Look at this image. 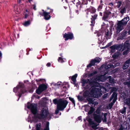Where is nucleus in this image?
<instances>
[{
	"mask_svg": "<svg viewBox=\"0 0 130 130\" xmlns=\"http://www.w3.org/2000/svg\"><path fill=\"white\" fill-rule=\"evenodd\" d=\"M97 78L94 79L93 82H91L89 79H82L81 80L82 86H84L86 84L88 83L91 87V96L94 97L99 98L102 95V93L105 92L106 90L104 86H106L104 85L102 86L99 84L98 81L95 80Z\"/></svg>",
	"mask_w": 130,
	"mask_h": 130,
	"instance_id": "obj_1",
	"label": "nucleus"
},
{
	"mask_svg": "<svg viewBox=\"0 0 130 130\" xmlns=\"http://www.w3.org/2000/svg\"><path fill=\"white\" fill-rule=\"evenodd\" d=\"M27 107L30 110L34 115V117L31 120V123L32 122H37L38 120H41L47 118L50 119L51 117V115L49 113L47 109L43 108L40 111L36 113L37 111V105L34 104H31L28 102L27 104Z\"/></svg>",
	"mask_w": 130,
	"mask_h": 130,
	"instance_id": "obj_2",
	"label": "nucleus"
},
{
	"mask_svg": "<svg viewBox=\"0 0 130 130\" xmlns=\"http://www.w3.org/2000/svg\"><path fill=\"white\" fill-rule=\"evenodd\" d=\"M53 103L55 104H57V108L60 110H63L66 107L68 102L62 99H60L58 101L56 99L53 100Z\"/></svg>",
	"mask_w": 130,
	"mask_h": 130,
	"instance_id": "obj_3",
	"label": "nucleus"
},
{
	"mask_svg": "<svg viewBox=\"0 0 130 130\" xmlns=\"http://www.w3.org/2000/svg\"><path fill=\"white\" fill-rule=\"evenodd\" d=\"M107 113H101V115H97L96 114H93V117L94 120L95 121L99 123L101 122L102 120L104 122L107 121L106 116Z\"/></svg>",
	"mask_w": 130,
	"mask_h": 130,
	"instance_id": "obj_4",
	"label": "nucleus"
},
{
	"mask_svg": "<svg viewBox=\"0 0 130 130\" xmlns=\"http://www.w3.org/2000/svg\"><path fill=\"white\" fill-rule=\"evenodd\" d=\"M13 91L15 93H18L17 94H18L19 96V98L18 100V101L20 97H21V94L24 93L26 92V91L23 84L21 83H19V85L14 88Z\"/></svg>",
	"mask_w": 130,
	"mask_h": 130,
	"instance_id": "obj_5",
	"label": "nucleus"
},
{
	"mask_svg": "<svg viewBox=\"0 0 130 130\" xmlns=\"http://www.w3.org/2000/svg\"><path fill=\"white\" fill-rule=\"evenodd\" d=\"M107 73L103 75H102L98 76L97 77V78L95 80L98 81L99 82L100 81L103 82L105 81L106 79L109 78V82L112 84H114L116 82V81L113 79L110 76L108 77L105 76V75L108 73Z\"/></svg>",
	"mask_w": 130,
	"mask_h": 130,
	"instance_id": "obj_6",
	"label": "nucleus"
},
{
	"mask_svg": "<svg viewBox=\"0 0 130 130\" xmlns=\"http://www.w3.org/2000/svg\"><path fill=\"white\" fill-rule=\"evenodd\" d=\"M43 126L44 127V130H49V123L48 122H45L43 123ZM41 125L40 123H38L36 124V130H40Z\"/></svg>",
	"mask_w": 130,
	"mask_h": 130,
	"instance_id": "obj_7",
	"label": "nucleus"
},
{
	"mask_svg": "<svg viewBox=\"0 0 130 130\" xmlns=\"http://www.w3.org/2000/svg\"><path fill=\"white\" fill-rule=\"evenodd\" d=\"M117 99V93L114 92L112 94L111 98L110 99V101H111L112 99H113L112 102H111L109 104L108 106L110 109H111L114 104L115 103Z\"/></svg>",
	"mask_w": 130,
	"mask_h": 130,
	"instance_id": "obj_8",
	"label": "nucleus"
},
{
	"mask_svg": "<svg viewBox=\"0 0 130 130\" xmlns=\"http://www.w3.org/2000/svg\"><path fill=\"white\" fill-rule=\"evenodd\" d=\"M122 47L123 44H122L113 45L110 47L111 49V52H113L116 50L120 51L122 49Z\"/></svg>",
	"mask_w": 130,
	"mask_h": 130,
	"instance_id": "obj_9",
	"label": "nucleus"
},
{
	"mask_svg": "<svg viewBox=\"0 0 130 130\" xmlns=\"http://www.w3.org/2000/svg\"><path fill=\"white\" fill-rule=\"evenodd\" d=\"M47 88L46 85L45 84H42L40 85L38 89L36 90V92L38 94H40L43 91L46 90Z\"/></svg>",
	"mask_w": 130,
	"mask_h": 130,
	"instance_id": "obj_10",
	"label": "nucleus"
},
{
	"mask_svg": "<svg viewBox=\"0 0 130 130\" xmlns=\"http://www.w3.org/2000/svg\"><path fill=\"white\" fill-rule=\"evenodd\" d=\"M124 25L122 24L121 21H119L117 24V26L116 28V29L117 33H119L123 30Z\"/></svg>",
	"mask_w": 130,
	"mask_h": 130,
	"instance_id": "obj_11",
	"label": "nucleus"
},
{
	"mask_svg": "<svg viewBox=\"0 0 130 130\" xmlns=\"http://www.w3.org/2000/svg\"><path fill=\"white\" fill-rule=\"evenodd\" d=\"M90 124L91 125V127L94 129H96L98 128L97 126L99 125L97 123H94L93 121H92L91 119H89L88 120Z\"/></svg>",
	"mask_w": 130,
	"mask_h": 130,
	"instance_id": "obj_12",
	"label": "nucleus"
},
{
	"mask_svg": "<svg viewBox=\"0 0 130 130\" xmlns=\"http://www.w3.org/2000/svg\"><path fill=\"white\" fill-rule=\"evenodd\" d=\"M63 37L65 38V40L66 41L68 40L69 39H71L73 37V35L71 33H69L67 34H64L63 36Z\"/></svg>",
	"mask_w": 130,
	"mask_h": 130,
	"instance_id": "obj_13",
	"label": "nucleus"
},
{
	"mask_svg": "<svg viewBox=\"0 0 130 130\" xmlns=\"http://www.w3.org/2000/svg\"><path fill=\"white\" fill-rule=\"evenodd\" d=\"M86 106V107L85 109V111H88V109L90 108V110L88 112V114L89 115H90L92 114L94 111V108L92 107H90L88 105H87Z\"/></svg>",
	"mask_w": 130,
	"mask_h": 130,
	"instance_id": "obj_14",
	"label": "nucleus"
},
{
	"mask_svg": "<svg viewBox=\"0 0 130 130\" xmlns=\"http://www.w3.org/2000/svg\"><path fill=\"white\" fill-rule=\"evenodd\" d=\"M129 45L128 44L125 43L124 44V48L123 50H126L125 51H124L123 53V55H125L127 54L128 53V51L129 50Z\"/></svg>",
	"mask_w": 130,
	"mask_h": 130,
	"instance_id": "obj_15",
	"label": "nucleus"
},
{
	"mask_svg": "<svg viewBox=\"0 0 130 130\" xmlns=\"http://www.w3.org/2000/svg\"><path fill=\"white\" fill-rule=\"evenodd\" d=\"M130 64V58L127 60L124 63L123 65L122 68L123 69H127L129 66V65Z\"/></svg>",
	"mask_w": 130,
	"mask_h": 130,
	"instance_id": "obj_16",
	"label": "nucleus"
},
{
	"mask_svg": "<svg viewBox=\"0 0 130 130\" xmlns=\"http://www.w3.org/2000/svg\"><path fill=\"white\" fill-rule=\"evenodd\" d=\"M97 36L99 37L98 39L100 42H102L103 40L102 38V36L103 35V33L101 31H100L97 32Z\"/></svg>",
	"mask_w": 130,
	"mask_h": 130,
	"instance_id": "obj_17",
	"label": "nucleus"
},
{
	"mask_svg": "<svg viewBox=\"0 0 130 130\" xmlns=\"http://www.w3.org/2000/svg\"><path fill=\"white\" fill-rule=\"evenodd\" d=\"M129 17H127L123 19L121 21V23L122 24L124 25H125L126 24L127 22L129 20Z\"/></svg>",
	"mask_w": 130,
	"mask_h": 130,
	"instance_id": "obj_18",
	"label": "nucleus"
},
{
	"mask_svg": "<svg viewBox=\"0 0 130 130\" xmlns=\"http://www.w3.org/2000/svg\"><path fill=\"white\" fill-rule=\"evenodd\" d=\"M49 13L47 12L44 11L43 13V15L44 19L46 20H48L50 18V16L49 15Z\"/></svg>",
	"mask_w": 130,
	"mask_h": 130,
	"instance_id": "obj_19",
	"label": "nucleus"
},
{
	"mask_svg": "<svg viewBox=\"0 0 130 130\" xmlns=\"http://www.w3.org/2000/svg\"><path fill=\"white\" fill-rule=\"evenodd\" d=\"M97 16V15L96 14H94V16H92V18H91V21L92 24H90L92 26L94 25V23L95 20Z\"/></svg>",
	"mask_w": 130,
	"mask_h": 130,
	"instance_id": "obj_20",
	"label": "nucleus"
},
{
	"mask_svg": "<svg viewBox=\"0 0 130 130\" xmlns=\"http://www.w3.org/2000/svg\"><path fill=\"white\" fill-rule=\"evenodd\" d=\"M77 76V74H76L72 76L71 78V80L73 82L74 84L75 85L76 84V79Z\"/></svg>",
	"mask_w": 130,
	"mask_h": 130,
	"instance_id": "obj_21",
	"label": "nucleus"
},
{
	"mask_svg": "<svg viewBox=\"0 0 130 130\" xmlns=\"http://www.w3.org/2000/svg\"><path fill=\"white\" fill-rule=\"evenodd\" d=\"M95 63H96V61H95L94 59L92 60L90 63L87 66V67L89 68L91 67L92 66L94 65Z\"/></svg>",
	"mask_w": 130,
	"mask_h": 130,
	"instance_id": "obj_22",
	"label": "nucleus"
},
{
	"mask_svg": "<svg viewBox=\"0 0 130 130\" xmlns=\"http://www.w3.org/2000/svg\"><path fill=\"white\" fill-rule=\"evenodd\" d=\"M83 95L84 96H89L94 98H96V97H94L91 96V92H90V93H89L88 91H86L84 93Z\"/></svg>",
	"mask_w": 130,
	"mask_h": 130,
	"instance_id": "obj_23",
	"label": "nucleus"
},
{
	"mask_svg": "<svg viewBox=\"0 0 130 130\" xmlns=\"http://www.w3.org/2000/svg\"><path fill=\"white\" fill-rule=\"evenodd\" d=\"M109 31L108 29H106L105 32V36L107 39H110V37L109 36Z\"/></svg>",
	"mask_w": 130,
	"mask_h": 130,
	"instance_id": "obj_24",
	"label": "nucleus"
},
{
	"mask_svg": "<svg viewBox=\"0 0 130 130\" xmlns=\"http://www.w3.org/2000/svg\"><path fill=\"white\" fill-rule=\"evenodd\" d=\"M119 64L120 63H117L114 66H113V65L111 64V63H110L107 66V68H110L114 67L119 66Z\"/></svg>",
	"mask_w": 130,
	"mask_h": 130,
	"instance_id": "obj_25",
	"label": "nucleus"
},
{
	"mask_svg": "<svg viewBox=\"0 0 130 130\" xmlns=\"http://www.w3.org/2000/svg\"><path fill=\"white\" fill-rule=\"evenodd\" d=\"M124 103L128 105L129 106L130 105V97L129 98H127L124 101Z\"/></svg>",
	"mask_w": 130,
	"mask_h": 130,
	"instance_id": "obj_26",
	"label": "nucleus"
},
{
	"mask_svg": "<svg viewBox=\"0 0 130 130\" xmlns=\"http://www.w3.org/2000/svg\"><path fill=\"white\" fill-rule=\"evenodd\" d=\"M96 114L97 115H101V108L100 107H98L96 109L95 111ZM94 114H95L94 113Z\"/></svg>",
	"mask_w": 130,
	"mask_h": 130,
	"instance_id": "obj_27",
	"label": "nucleus"
},
{
	"mask_svg": "<svg viewBox=\"0 0 130 130\" xmlns=\"http://www.w3.org/2000/svg\"><path fill=\"white\" fill-rule=\"evenodd\" d=\"M89 10L91 13H94L96 11V10L95 9L94 7H90V8Z\"/></svg>",
	"mask_w": 130,
	"mask_h": 130,
	"instance_id": "obj_28",
	"label": "nucleus"
},
{
	"mask_svg": "<svg viewBox=\"0 0 130 130\" xmlns=\"http://www.w3.org/2000/svg\"><path fill=\"white\" fill-rule=\"evenodd\" d=\"M30 21L28 20L25 22L23 24V25L25 26H27L29 25L30 24Z\"/></svg>",
	"mask_w": 130,
	"mask_h": 130,
	"instance_id": "obj_29",
	"label": "nucleus"
},
{
	"mask_svg": "<svg viewBox=\"0 0 130 130\" xmlns=\"http://www.w3.org/2000/svg\"><path fill=\"white\" fill-rule=\"evenodd\" d=\"M93 100V99L89 98H87V100L88 101L89 103L90 104H92L93 103L94 100Z\"/></svg>",
	"mask_w": 130,
	"mask_h": 130,
	"instance_id": "obj_30",
	"label": "nucleus"
},
{
	"mask_svg": "<svg viewBox=\"0 0 130 130\" xmlns=\"http://www.w3.org/2000/svg\"><path fill=\"white\" fill-rule=\"evenodd\" d=\"M126 108L125 107H124L123 108L121 109L120 111V112L122 114H124L125 113L126 110Z\"/></svg>",
	"mask_w": 130,
	"mask_h": 130,
	"instance_id": "obj_31",
	"label": "nucleus"
},
{
	"mask_svg": "<svg viewBox=\"0 0 130 130\" xmlns=\"http://www.w3.org/2000/svg\"><path fill=\"white\" fill-rule=\"evenodd\" d=\"M126 10L125 8H121L120 10V12L122 14H123L126 12Z\"/></svg>",
	"mask_w": 130,
	"mask_h": 130,
	"instance_id": "obj_32",
	"label": "nucleus"
},
{
	"mask_svg": "<svg viewBox=\"0 0 130 130\" xmlns=\"http://www.w3.org/2000/svg\"><path fill=\"white\" fill-rule=\"evenodd\" d=\"M129 82H125L124 83V84L125 85H127L128 87H130V77L128 79Z\"/></svg>",
	"mask_w": 130,
	"mask_h": 130,
	"instance_id": "obj_33",
	"label": "nucleus"
},
{
	"mask_svg": "<svg viewBox=\"0 0 130 130\" xmlns=\"http://www.w3.org/2000/svg\"><path fill=\"white\" fill-rule=\"evenodd\" d=\"M65 59H62L61 57H59L58 59V61L59 62L62 63L66 61Z\"/></svg>",
	"mask_w": 130,
	"mask_h": 130,
	"instance_id": "obj_34",
	"label": "nucleus"
},
{
	"mask_svg": "<svg viewBox=\"0 0 130 130\" xmlns=\"http://www.w3.org/2000/svg\"><path fill=\"white\" fill-rule=\"evenodd\" d=\"M95 61H96V63H99L101 60V59L99 58L96 57L94 59Z\"/></svg>",
	"mask_w": 130,
	"mask_h": 130,
	"instance_id": "obj_35",
	"label": "nucleus"
},
{
	"mask_svg": "<svg viewBox=\"0 0 130 130\" xmlns=\"http://www.w3.org/2000/svg\"><path fill=\"white\" fill-rule=\"evenodd\" d=\"M29 14V12L27 10H26L25 11V12L24 15L25 18H26L28 16Z\"/></svg>",
	"mask_w": 130,
	"mask_h": 130,
	"instance_id": "obj_36",
	"label": "nucleus"
},
{
	"mask_svg": "<svg viewBox=\"0 0 130 130\" xmlns=\"http://www.w3.org/2000/svg\"><path fill=\"white\" fill-rule=\"evenodd\" d=\"M69 100L72 102L73 103L74 105V106H75V101L73 98H72L71 97L69 98Z\"/></svg>",
	"mask_w": 130,
	"mask_h": 130,
	"instance_id": "obj_37",
	"label": "nucleus"
},
{
	"mask_svg": "<svg viewBox=\"0 0 130 130\" xmlns=\"http://www.w3.org/2000/svg\"><path fill=\"white\" fill-rule=\"evenodd\" d=\"M77 97L79 101H82L83 100V97L82 96H78Z\"/></svg>",
	"mask_w": 130,
	"mask_h": 130,
	"instance_id": "obj_38",
	"label": "nucleus"
},
{
	"mask_svg": "<svg viewBox=\"0 0 130 130\" xmlns=\"http://www.w3.org/2000/svg\"><path fill=\"white\" fill-rule=\"evenodd\" d=\"M117 90V89L115 88H113L110 91V93H111L113 91H116Z\"/></svg>",
	"mask_w": 130,
	"mask_h": 130,
	"instance_id": "obj_39",
	"label": "nucleus"
},
{
	"mask_svg": "<svg viewBox=\"0 0 130 130\" xmlns=\"http://www.w3.org/2000/svg\"><path fill=\"white\" fill-rule=\"evenodd\" d=\"M108 93L105 94H104V95L103 96V98H104V99H105L108 96Z\"/></svg>",
	"mask_w": 130,
	"mask_h": 130,
	"instance_id": "obj_40",
	"label": "nucleus"
},
{
	"mask_svg": "<svg viewBox=\"0 0 130 130\" xmlns=\"http://www.w3.org/2000/svg\"><path fill=\"white\" fill-rule=\"evenodd\" d=\"M97 72L96 71H95L93 72L90 74L89 75L90 76H91L95 74L96 73H97Z\"/></svg>",
	"mask_w": 130,
	"mask_h": 130,
	"instance_id": "obj_41",
	"label": "nucleus"
},
{
	"mask_svg": "<svg viewBox=\"0 0 130 130\" xmlns=\"http://www.w3.org/2000/svg\"><path fill=\"white\" fill-rule=\"evenodd\" d=\"M118 5H117V7L118 8L120 7L121 5V3L120 2H119L117 3Z\"/></svg>",
	"mask_w": 130,
	"mask_h": 130,
	"instance_id": "obj_42",
	"label": "nucleus"
},
{
	"mask_svg": "<svg viewBox=\"0 0 130 130\" xmlns=\"http://www.w3.org/2000/svg\"><path fill=\"white\" fill-rule=\"evenodd\" d=\"M62 83L61 82H58L57 84H56L55 85V86L59 85H61Z\"/></svg>",
	"mask_w": 130,
	"mask_h": 130,
	"instance_id": "obj_43",
	"label": "nucleus"
},
{
	"mask_svg": "<svg viewBox=\"0 0 130 130\" xmlns=\"http://www.w3.org/2000/svg\"><path fill=\"white\" fill-rule=\"evenodd\" d=\"M127 33V32H122V35H123V37H124Z\"/></svg>",
	"mask_w": 130,
	"mask_h": 130,
	"instance_id": "obj_44",
	"label": "nucleus"
},
{
	"mask_svg": "<svg viewBox=\"0 0 130 130\" xmlns=\"http://www.w3.org/2000/svg\"><path fill=\"white\" fill-rule=\"evenodd\" d=\"M57 109H56V111H55V113L56 114H57L58 113V112H59V110H60L59 109H58L57 108Z\"/></svg>",
	"mask_w": 130,
	"mask_h": 130,
	"instance_id": "obj_45",
	"label": "nucleus"
},
{
	"mask_svg": "<svg viewBox=\"0 0 130 130\" xmlns=\"http://www.w3.org/2000/svg\"><path fill=\"white\" fill-rule=\"evenodd\" d=\"M123 126L121 125L120 128L117 130H123Z\"/></svg>",
	"mask_w": 130,
	"mask_h": 130,
	"instance_id": "obj_46",
	"label": "nucleus"
},
{
	"mask_svg": "<svg viewBox=\"0 0 130 130\" xmlns=\"http://www.w3.org/2000/svg\"><path fill=\"white\" fill-rule=\"evenodd\" d=\"M98 104V103L97 102H94V101L93 102V103H92V104H94V105H95L97 104Z\"/></svg>",
	"mask_w": 130,
	"mask_h": 130,
	"instance_id": "obj_47",
	"label": "nucleus"
},
{
	"mask_svg": "<svg viewBox=\"0 0 130 130\" xmlns=\"http://www.w3.org/2000/svg\"><path fill=\"white\" fill-rule=\"evenodd\" d=\"M51 64L50 63L48 62L47 63L46 66L48 67H50L51 66Z\"/></svg>",
	"mask_w": 130,
	"mask_h": 130,
	"instance_id": "obj_48",
	"label": "nucleus"
},
{
	"mask_svg": "<svg viewBox=\"0 0 130 130\" xmlns=\"http://www.w3.org/2000/svg\"><path fill=\"white\" fill-rule=\"evenodd\" d=\"M107 17H108V16L107 15H105V14H104V16H103V18H104L105 19H106V18H107Z\"/></svg>",
	"mask_w": 130,
	"mask_h": 130,
	"instance_id": "obj_49",
	"label": "nucleus"
},
{
	"mask_svg": "<svg viewBox=\"0 0 130 130\" xmlns=\"http://www.w3.org/2000/svg\"><path fill=\"white\" fill-rule=\"evenodd\" d=\"M36 6L35 5H33V9L35 10H36Z\"/></svg>",
	"mask_w": 130,
	"mask_h": 130,
	"instance_id": "obj_50",
	"label": "nucleus"
},
{
	"mask_svg": "<svg viewBox=\"0 0 130 130\" xmlns=\"http://www.w3.org/2000/svg\"><path fill=\"white\" fill-rule=\"evenodd\" d=\"M112 57H113V58H115L116 57H118V56H116L115 55H113V56H112Z\"/></svg>",
	"mask_w": 130,
	"mask_h": 130,
	"instance_id": "obj_51",
	"label": "nucleus"
},
{
	"mask_svg": "<svg viewBox=\"0 0 130 130\" xmlns=\"http://www.w3.org/2000/svg\"><path fill=\"white\" fill-rule=\"evenodd\" d=\"M24 0H19V1H18V3H20L22 1H23Z\"/></svg>",
	"mask_w": 130,
	"mask_h": 130,
	"instance_id": "obj_52",
	"label": "nucleus"
},
{
	"mask_svg": "<svg viewBox=\"0 0 130 130\" xmlns=\"http://www.w3.org/2000/svg\"><path fill=\"white\" fill-rule=\"evenodd\" d=\"M78 120H81V119H82V118H81V117H78Z\"/></svg>",
	"mask_w": 130,
	"mask_h": 130,
	"instance_id": "obj_53",
	"label": "nucleus"
},
{
	"mask_svg": "<svg viewBox=\"0 0 130 130\" xmlns=\"http://www.w3.org/2000/svg\"><path fill=\"white\" fill-rule=\"evenodd\" d=\"M110 45L109 44V43H108L106 45V46L107 47H108V46H110Z\"/></svg>",
	"mask_w": 130,
	"mask_h": 130,
	"instance_id": "obj_54",
	"label": "nucleus"
},
{
	"mask_svg": "<svg viewBox=\"0 0 130 130\" xmlns=\"http://www.w3.org/2000/svg\"><path fill=\"white\" fill-rule=\"evenodd\" d=\"M102 13L101 12H100V15L101 16H102Z\"/></svg>",
	"mask_w": 130,
	"mask_h": 130,
	"instance_id": "obj_55",
	"label": "nucleus"
},
{
	"mask_svg": "<svg viewBox=\"0 0 130 130\" xmlns=\"http://www.w3.org/2000/svg\"><path fill=\"white\" fill-rule=\"evenodd\" d=\"M98 9H101L102 8V7H101V6H99V7H98Z\"/></svg>",
	"mask_w": 130,
	"mask_h": 130,
	"instance_id": "obj_56",
	"label": "nucleus"
},
{
	"mask_svg": "<svg viewBox=\"0 0 130 130\" xmlns=\"http://www.w3.org/2000/svg\"><path fill=\"white\" fill-rule=\"evenodd\" d=\"M107 47L106 46H105V47H102V48H103V49H104V48H106V47Z\"/></svg>",
	"mask_w": 130,
	"mask_h": 130,
	"instance_id": "obj_57",
	"label": "nucleus"
},
{
	"mask_svg": "<svg viewBox=\"0 0 130 130\" xmlns=\"http://www.w3.org/2000/svg\"><path fill=\"white\" fill-rule=\"evenodd\" d=\"M32 0H28L29 2L30 3H31V2L32 1Z\"/></svg>",
	"mask_w": 130,
	"mask_h": 130,
	"instance_id": "obj_58",
	"label": "nucleus"
},
{
	"mask_svg": "<svg viewBox=\"0 0 130 130\" xmlns=\"http://www.w3.org/2000/svg\"><path fill=\"white\" fill-rule=\"evenodd\" d=\"M109 44L110 45L112 44V42H110L109 43Z\"/></svg>",
	"mask_w": 130,
	"mask_h": 130,
	"instance_id": "obj_59",
	"label": "nucleus"
},
{
	"mask_svg": "<svg viewBox=\"0 0 130 130\" xmlns=\"http://www.w3.org/2000/svg\"><path fill=\"white\" fill-rule=\"evenodd\" d=\"M103 130V128H100L99 129V130Z\"/></svg>",
	"mask_w": 130,
	"mask_h": 130,
	"instance_id": "obj_60",
	"label": "nucleus"
},
{
	"mask_svg": "<svg viewBox=\"0 0 130 130\" xmlns=\"http://www.w3.org/2000/svg\"><path fill=\"white\" fill-rule=\"evenodd\" d=\"M128 33L129 34H130V29L128 31Z\"/></svg>",
	"mask_w": 130,
	"mask_h": 130,
	"instance_id": "obj_61",
	"label": "nucleus"
},
{
	"mask_svg": "<svg viewBox=\"0 0 130 130\" xmlns=\"http://www.w3.org/2000/svg\"><path fill=\"white\" fill-rule=\"evenodd\" d=\"M128 72H129V73H130V67L129 68V69L128 70Z\"/></svg>",
	"mask_w": 130,
	"mask_h": 130,
	"instance_id": "obj_62",
	"label": "nucleus"
},
{
	"mask_svg": "<svg viewBox=\"0 0 130 130\" xmlns=\"http://www.w3.org/2000/svg\"><path fill=\"white\" fill-rule=\"evenodd\" d=\"M70 29V28H69V27H67V29Z\"/></svg>",
	"mask_w": 130,
	"mask_h": 130,
	"instance_id": "obj_63",
	"label": "nucleus"
},
{
	"mask_svg": "<svg viewBox=\"0 0 130 130\" xmlns=\"http://www.w3.org/2000/svg\"><path fill=\"white\" fill-rule=\"evenodd\" d=\"M110 4L112 6L113 5V4L112 3H110Z\"/></svg>",
	"mask_w": 130,
	"mask_h": 130,
	"instance_id": "obj_64",
	"label": "nucleus"
}]
</instances>
